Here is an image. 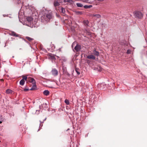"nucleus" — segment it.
Instances as JSON below:
<instances>
[{
  "mask_svg": "<svg viewBox=\"0 0 147 147\" xmlns=\"http://www.w3.org/2000/svg\"><path fill=\"white\" fill-rule=\"evenodd\" d=\"M83 23L84 26L86 27L89 26V21L88 20H84L83 22Z\"/></svg>",
  "mask_w": 147,
  "mask_h": 147,
  "instance_id": "obj_8",
  "label": "nucleus"
},
{
  "mask_svg": "<svg viewBox=\"0 0 147 147\" xmlns=\"http://www.w3.org/2000/svg\"><path fill=\"white\" fill-rule=\"evenodd\" d=\"M79 69H77V68L75 69V71L78 75H79L80 74V72L79 71Z\"/></svg>",
  "mask_w": 147,
  "mask_h": 147,
  "instance_id": "obj_20",
  "label": "nucleus"
},
{
  "mask_svg": "<svg viewBox=\"0 0 147 147\" xmlns=\"http://www.w3.org/2000/svg\"><path fill=\"white\" fill-rule=\"evenodd\" d=\"M2 81H3V80L2 79Z\"/></svg>",
  "mask_w": 147,
  "mask_h": 147,
  "instance_id": "obj_33",
  "label": "nucleus"
},
{
  "mask_svg": "<svg viewBox=\"0 0 147 147\" xmlns=\"http://www.w3.org/2000/svg\"><path fill=\"white\" fill-rule=\"evenodd\" d=\"M92 54L96 56H98L99 55V53L98 52L96 51L95 49H94L92 51Z\"/></svg>",
  "mask_w": 147,
  "mask_h": 147,
  "instance_id": "obj_6",
  "label": "nucleus"
},
{
  "mask_svg": "<svg viewBox=\"0 0 147 147\" xmlns=\"http://www.w3.org/2000/svg\"><path fill=\"white\" fill-rule=\"evenodd\" d=\"M2 81H3V80L2 79Z\"/></svg>",
  "mask_w": 147,
  "mask_h": 147,
  "instance_id": "obj_32",
  "label": "nucleus"
},
{
  "mask_svg": "<svg viewBox=\"0 0 147 147\" xmlns=\"http://www.w3.org/2000/svg\"><path fill=\"white\" fill-rule=\"evenodd\" d=\"M27 20L29 22H31L33 20V18L31 17H28L27 18Z\"/></svg>",
  "mask_w": 147,
  "mask_h": 147,
  "instance_id": "obj_12",
  "label": "nucleus"
},
{
  "mask_svg": "<svg viewBox=\"0 0 147 147\" xmlns=\"http://www.w3.org/2000/svg\"><path fill=\"white\" fill-rule=\"evenodd\" d=\"M117 2H118L120 1V0H116Z\"/></svg>",
  "mask_w": 147,
  "mask_h": 147,
  "instance_id": "obj_29",
  "label": "nucleus"
},
{
  "mask_svg": "<svg viewBox=\"0 0 147 147\" xmlns=\"http://www.w3.org/2000/svg\"><path fill=\"white\" fill-rule=\"evenodd\" d=\"M82 1L85 3H88V0H82Z\"/></svg>",
  "mask_w": 147,
  "mask_h": 147,
  "instance_id": "obj_26",
  "label": "nucleus"
},
{
  "mask_svg": "<svg viewBox=\"0 0 147 147\" xmlns=\"http://www.w3.org/2000/svg\"><path fill=\"white\" fill-rule=\"evenodd\" d=\"M2 123L1 121H0V123Z\"/></svg>",
  "mask_w": 147,
  "mask_h": 147,
  "instance_id": "obj_30",
  "label": "nucleus"
},
{
  "mask_svg": "<svg viewBox=\"0 0 147 147\" xmlns=\"http://www.w3.org/2000/svg\"><path fill=\"white\" fill-rule=\"evenodd\" d=\"M23 79L22 80H25L26 81H28V78L27 76H25L23 75L22 76Z\"/></svg>",
  "mask_w": 147,
  "mask_h": 147,
  "instance_id": "obj_16",
  "label": "nucleus"
},
{
  "mask_svg": "<svg viewBox=\"0 0 147 147\" xmlns=\"http://www.w3.org/2000/svg\"><path fill=\"white\" fill-rule=\"evenodd\" d=\"M61 11L62 13L63 14L65 13V9L63 8L62 7L61 9Z\"/></svg>",
  "mask_w": 147,
  "mask_h": 147,
  "instance_id": "obj_23",
  "label": "nucleus"
},
{
  "mask_svg": "<svg viewBox=\"0 0 147 147\" xmlns=\"http://www.w3.org/2000/svg\"><path fill=\"white\" fill-rule=\"evenodd\" d=\"M77 13L78 14L81 15L82 14V13L81 12L78 11V12H77Z\"/></svg>",
  "mask_w": 147,
  "mask_h": 147,
  "instance_id": "obj_25",
  "label": "nucleus"
},
{
  "mask_svg": "<svg viewBox=\"0 0 147 147\" xmlns=\"http://www.w3.org/2000/svg\"><path fill=\"white\" fill-rule=\"evenodd\" d=\"M25 82V81L24 80H21L20 82V85L22 86H23Z\"/></svg>",
  "mask_w": 147,
  "mask_h": 147,
  "instance_id": "obj_15",
  "label": "nucleus"
},
{
  "mask_svg": "<svg viewBox=\"0 0 147 147\" xmlns=\"http://www.w3.org/2000/svg\"><path fill=\"white\" fill-rule=\"evenodd\" d=\"M92 5H85L84 6V7L85 9L90 8L92 7Z\"/></svg>",
  "mask_w": 147,
  "mask_h": 147,
  "instance_id": "obj_18",
  "label": "nucleus"
},
{
  "mask_svg": "<svg viewBox=\"0 0 147 147\" xmlns=\"http://www.w3.org/2000/svg\"><path fill=\"white\" fill-rule=\"evenodd\" d=\"M28 81L32 83L33 84L32 87L30 89V90H34L35 89L36 87V82L35 80L33 78L29 77L28 79Z\"/></svg>",
  "mask_w": 147,
  "mask_h": 147,
  "instance_id": "obj_2",
  "label": "nucleus"
},
{
  "mask_svg": "<svg viewBox=\"0 0 147 147\" xmlns=\"http://www.w3.org/2000/svg\"><path fill=\"white\" fill-rule=\"evenodd\" d=\"M52 74L54 76H57L58 74V72L57 70L55 68H53L51 71Z\"/></svg>",
  "mask_w": 147,
  "mask_h": 147,
  "instance_id": "obj_3",
  "label": "nucleus"
},
{
  "mask_svg": "<svg viewBox=\"0 0 147 147\" xmlns=\"http://www.w3.org/2000/svg\"><path fill=\"white\" fill-rule=\"evenodd\" d=\"M92 17H96L97 18H99L101 17L100 15L99 14H93L91 15Z\"/></svg>",
  "mask_w": 147,
  "mask_h": 147,
  "instance_id": "obj_11",
  "label": "nucleus"
},
{
  "mask_svg": "<svg viewBox=\"0 0 147 147\" xmlns=\"http://www.w3.org/2000/svg\"><path fill=\"white\" fill-rule=\"evenodd\" d=\"M131 52V51L130 50L128 49L127 51V53L128 54H130Z\"/></svg>",
  "mask_w": 147,
  "mask_h": 147,
  "instance_id": "obj_24",
  "label": "nucleus"
},
{
  "mask_svg": "<svg viewBox=\"0 0 147 147\" xmlns=\"http://www.w3.org/2000/svg\"><path fill=\"white\" fill-rule=\"evenodd\" d=\"M26 38L29 41H31L33 40V38H32L28 36H26Z\"/></svg>",
  "mask_w": 147,
  "mask_h": 147,
  "instance_id": "obj_17",
  "label": "nucleus"
},
{
  "mask_svg": "<svg viewBox=\"0 0 147 147\" xmlns=\"http://www.w3.org/2000/svg\"><path fill=\"white\" fill-rule=\"evenodd\" d=\"M13 92V91L10 89H7L6 91V93L7 94H12Z\"/></svg>",
  "mask_w": 147,
  "mask_h": 147,
  "instance_id": "obj_14",
  "label": "nucleus"
},
{
  "mask_svg": "<svg viewBox=\"0 0 147 147\" xmlns=\"http://www.w3.org/2000/svg\"><path fill=\"white\" fill-rule=\"evenodd\" d=\"M65 102L67 105H69V102L67 99H65Z\"/></svg>",
  "mask_w": 147,
  "mask_h": 147,
  "instance_id": "obj_22",
  "label": "nucleus"
},
{
  "mask_svg": "<svg viewBox=\"0 0 147 147\" xmlns=\"http://www.w3.org/2000/svg\"><path fill=\"white\" fill-rule=\"evenodd\" d=\"M87 58L91 59L94 60L95 59V57L93 54L88 55L87 57Z\"/></svg>",
  "mask_w": 147,
  "mask_h": 147,
  "instance_id": "obj_9",
  "label": "nucleus"
},
{
  "mask_svg": "<svg viewBox=\"0 0 147 147\" xmlns=\"http://www.w3.org/2000/svg\"><path fill=\"white\" fill-rule=\"evenodd\" d=\"M45 17L48 19L50 20L52 18L53 16L51 12H49L45 14Z\"/></svg>",
  "mask_w": 147,
  "mask_h": 147,
  "instance_id": "obj_4",
  "label": "nucleus"
},
{
  "mask_svg": "<svg viewBox=\"0 0 147 147\" xmlns=\"http://www.w3.org/2000/svg\"><path fill=\"white\" fill-rule=\"evenodd\" d=\"M74 49L76 51L78 52L80 50L81 46L80 45L77 44L76 46L75 47Z\"/></svg>",
  "mask_w": 147,
  "mask_h": 147,
  "instance_id": "obj_7",
  "label": "nucleus"
},
{
  "mask_svg": "<svg viewBox=\"0 0 147 147\" xmlns=\"http://www.w3.org/2000/svg\"><path fill=\"white\" fill-rule=\"evenodd\" d=\"M29 90V89H28L27 88H25L24 89V91H28Z\"/></svg>",
  "mask_w": 147,
  "mask_h": 147,
  "instance_id": "obj_28",
  "label": "nucleus"
},
{
  "mask_svg": "<svg viewBox=\"0 0 147 147\" xmlns=\"http://www.w3.org/2000/svg\"><path fill=\"white\" fill-rule=\"evenodd\" d=\"M43 94L46 96H47L49 94V92L48 90H45L43 92Z\"/></svg>",
  "mask_w": 147,
  "mask_h": 147,
  "instance_id": "obj_13",
  "label": "nucleus"
},
{
  "mask_svg": "<svg viewBox=\"0 0 147 147\" xmlns=\"http://www.w3.org/2000/svg\"><path fill=\"white\" fill-rule=\"evenodd\" d=\"M134 16L136 18L142 19L143 16V14L140 11H136L134 12Z\"/></svg>",
  "mask_w": 147,
  "mask_h": 147,
  "instance_id": "obj_1",
  "label": "nucleus"
},
{
  "mask_svg": "<svg viewBox=\"0 0 147 147\" xmlns=\"http://www.w3.org/2000/svg\"><path fill=\"white\" fill-rule=\"evenodd\" d=\"M67 2H69L71 3H72L73 2V1L71 0H68Z\"/></svg>",
  "mask_w": 147,
  "mask_h": 147,
  "instance_id": "obj_27",
  "label": "nucleus"
},
{
  "mask_svg": "<svg viewBox=\"0 0 147 147\" xmlns=\"http://www.w3.org/2000/svg\"><path fill=\"white\" fill-rule=\"evenodd\" d=\"M9 34L11 36H13L16 37H19V35L17 34L14 31H11L10 32Z\"/></svg>",
  "mask_w": 147,
  "mask_h": 147,
  "instance_id": "obj_5",
  "label": "nucleus"
},
{
  "mask_svg": "<svg viewBox=\"0 0 147 147\" xmlns=\"http://www.w3.org/2000/svg\"><path fill=\"white\" fill-rule=\"evenodd\" d=\"M49 58L52 59H55L54 56L51 54H50L49 55Z\"/></svg>",
  "mask_w": 147,
  "mask_h": 147,
  "instance_id": "obj_10",
  "label": "nucleus"
},
{
  "mask_svg": "<svg viewBox=\"0 0 147 147\" xmlns=\"http://www.w3.org/2000/svg\"><path fill=\"white\" fill-rule=\"evenodd\" d=\"M60 5L59 3L57 1H55L54 2V5L55 7L59 6Z\"/></svg>",
  "mask_w": 147,
  "mask_h": 147,
  "instance_id": "obj_19",
  "label": "nucleus"
},
{
  "mask_svg": "<svg viewBox=\"0 0 147 147\" xmlns=\"http://www.w3.org/2000/svg\"><path fill=\"white\" fill-rule=\"evenodd\" d=\"M76 5L78 7H82L83 6V5L80 3H77Z\"/></svg>",
  "mask_w": 147,
  "mask_h": 147,
  "instance_id": "obj_21",
  "label": "nucleus"
},
{
  "mask_svg": "<svg viewBox=\"0 0 147 147\" xmlns=\"http://www.w3.org/2000/svg\"><path fill=\"white\" fill-rule=\"evenodd\" d=\"M59 51H61V49H59Z\"/></svg>",
  "mask_w": 147,
  "mask_h": 147,
  "instance_id": "obj_31",
  "label": "nucleus"
}]
</instances>
